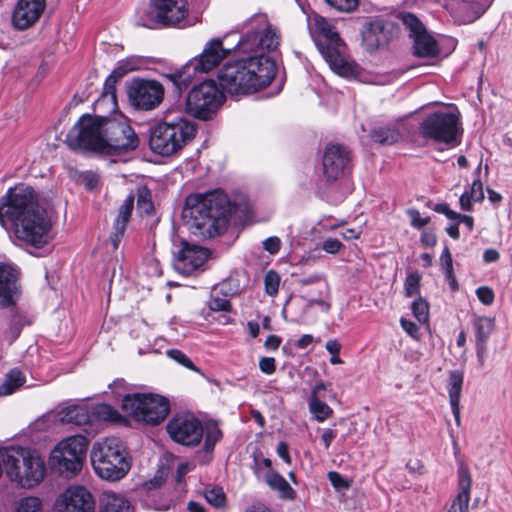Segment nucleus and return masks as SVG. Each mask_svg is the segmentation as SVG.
Returning a JSON list of instances; mask_svg holds the SVG:
<instances>
[{
    "label": "nucleus",
    "mask_w": 512,
    "mask_h": 512,
    "mask_svg": "<svg viewBox=\"0 0 512 512\" xmlns=\"http://www.w3.org/2000/svg\"><path fill=\"white\" fill-rule=\"evenodd\" d=\"M280 35L264 16L250 20L237 48L252 56L226 63L218 73L221 87L229 94H250L267 87L276 75L275 62L265 51L276 49Z\"/></svg>",
    "instance_id": "f257e3e1"
},
{
    "label": "nucleus",
    "mask_w": 512,
    "mask_h": 512,
    "mask_svg": "<svg viewBox=\"0 0 512 512\" xmlns=\"http://www.w3.org/2000/svg\"><path fill=\"white\" fill-rule=\"evenodd\" d=\"M0 224L18 240L41 248L50 240V204L32 186L18 183L0 197Z\"/></svg>",
    "instance_id": "f03ea898"
},
{
    "label": "nucleus",
    "mask_w": 512,
    "mask_h": 512,
    "mask_svg": "<svg viewBox=\"0 0 512 512\" xmlns=\"http://www.w3.org/2000/svg\"><path fill=\"white\" fill-rule=\"evenodd\" d=\"M66 143L71 149L116 155L135 150L139 138L127 119L82 115L69 130Z\"/></svg>",
    "instance_id": "7ed1b4c3"
},
{
    "label": "nucleus",
    "mask_w": 512,
    "mask_h": 512,
    "mask_svg": "<svg viewBox=\"0 0 512 512\" xmlns=\"http://www.w3.org/2000/svg\"><path fill=\"white\" fill-rule=\"evenodd\" d=\"M230 211L227 195L215 190L205 194L189 195L186 198L183 217L194 235L210 238L220 233Z\"/></svg>",
    "instance_id": "20e7f679"
},
{
    "label": "nucleus",
    "mask_w": 512,
    "mask_h": 512,
    "mask_svg": "<svg viewBox=\"0 0 512 512\" xmlns=\"http://www.w3.org/2000/svg\"><path fill=\"white\" fill-rule=\"evenodd\" d=\"M307 26L318 50L335 73L343 77L358 73V66L348 60L346 44L329 20L313 13L307 17Z\"/></svg>",
    "instance_id": "39448f33"
},
{
    "label": "nucleus",
    "mask_w": 512,
    "mask_h": 512,
    "mask_svg": "<svg viewBox=\"0 0 512 512\" xmlns=\"http://www.w3.org/2000/svg\"><path fill=\"white\" fill-rule=\"evenodd\" d=\"M196 135V125L183 117H166L150 129L149 147L158 155L171 156L180 152Z\"/></svg>",
    "instance_id": "423d86ee"
},
{
    "label": "nucleus",
    "mask_w": 512,
    "mask_h": 512,
    "mask_svg": "<svg viewBox=\"0 0 512 512\" xmlns=\"http://www.w3.org/2000/svg\"><path fill=\"white\" fill-rule=\"evenodd\" d=\"M2 462L9 479L22 488H32L44 479L45 463L35 451L12 446L2 453Z\"/></svg>",
    "instance_id": "0eeeda50"
},
{
    "label": "nucleus",
    "mask_w": 512,
    "mask_h": 512,
    "mask_svg": "<svg viewBox=\"0 0 512 512\" xmlns=\"http://www.w3.org/2000/svg\"><path fill=\"white\" fill-rule=\"evenodd\" d=\"M90 457L95 473L104 480L118 481L131 469V459L117 438H106L94 443Z\"/></svg>",
    "instance_id": "6e6552de"
},
{
    "label": "nucleus",
    "mask_w": 512,
    "mask_h": 512,
    "mask_svg": "<svg viewBox=\"0 0 512 512\" xmlns=\"http://www.w3.org/2000/svg\"><path fill=\"white\" fill-rule=\"evenodd\" d=\"M170 438L184 446H197L204 437V451L212 454L214 447L222 438V431L216 424L203 427L201 421L191 414H178L166 425Z\"/></svg>",
    "instance_id": "1a4fd4ad"
},
{
    "label": "nucleus",
    "mask_w": 512,
    "mask_h": 512,
    "mask_svg": "<svg viewBox=\"0 0 512 512\" xmlns=\"http://www.w3.org/2000/svg\"><path fill=\"white\" fill-rule=\"evenodd\" d=\"M419 132L425 139L458 146L462 135L460 113L456 108L430 113L420 123Z\"/></svg>",
    "instance_id": "9d476101"
},
{
    "label": "nucleus",
    "mask_w": 512,
    "mask_h": 512,
    "mask_svg": "<svg viewBox=\"0 0 512 512\" xmlns=\"http://www.w3.org/2000/svg\"><path fill=\"white\" fill-rule=\"evenodd\" d=\"M122 408L136 420L152 425L162 422L170 411L169 401L154 394L126 395Z\"/></svg>",
    "instance_id": "9b49d317"
},
{
    "label": "nucleus",
    "mask_w": 512,
    "mask_h": 512,
    "mask_svg": "<svg viewBox=\"0 0 512 512\" xmlns=\"http://www.w3.org/2000/svg\"><path fill=\"white\" fill-rule=\"evenodd\" d=\"M224 101V95L213 80L204 81L194 86L186 98V110L192 116L208 120L214 115Z\"/></svg>",
    "instance_id": "f8f14e48"
},
{
    "label": "nucleus",
    "mask_w": 512,
    "mask_h": 512,
    "mask_svg": "<svg viewBox=\"0 0 512 512\" xmlns=\"http://www.w3.org/2000/svg\"><path fill=\"white\" fill-rule=\"evenodd\" d=\"M88 439L74 435L62 440L51 452V463L61 473L75 475L81 468L86 456Z\"/></svg>",
    "instance_id": "ddd939ff"
},
{
    "label": "nucleus",
    "mask_w": 512,
    "mask_h": 512,
    "mask_svg": "<svg viewBox=\"0 0 512 512\" xmlns=\"http://www.w3.org/2000/svg\"><path fill=\"white\" fill-rule=\"evenodd\" d=\"M128 101L137 111H152L164 100V86L153 79L134 78L127 87Z\"/></svg>",
    "instance_id": "4468645a"
},
{
    "label": "nucleus",
    "mask_w": 512,
    "mask_h": 512,
    "mask_svg": "<svg viewBox=\"0 0 512 512\" xmlns=\"http://www.w3.org/2000/svg\"><path fill=\"white\" fill-rule=\"evenodd\" d=\"M56 512H94L95 500L83 486H70L56 500Z\"/></svg>",
    "instance_id": "2eb2a0df"
},
{
    "label": "nucleus",
    "mask_w": 512,
    "mask_h": 512,
    "mask_svg": "<svg viewBox=\"0 0 512 512\" xmlns=\"http://www.w3.org/2000/svg\"><path fill=\"white\" fill-rule=\"evenodd\" d=\"M230 52L231 49L223 47V41L220 38H214L205 44L199 56L191 59L188 63L194 74L196 72L207 73L228 57Z\"/></svg>",
    "instance_id": "dca6fc26"
},
{
    "label": "nucleus",
    "mask_w": 512,
    "mask_h": 512,
    "mask_svg": "<svg viewBox=\"0 0 512 512\" xmlns=\"http://www.w3.org/2000/svg\"><path fill=\"white\" fill-rule=\"evenodd\" d=\"M350 162L349 150L339 144H329L324 151L322 165L327 180H337L344 175Z\"/></svg>",
    "instance_id": "f3484780"
},
{
    "label": "nucleus",
    "mask_w": 512,
    "mask_h": 512,
    "mask_svg": "<svg viewBox=\"0 0 512 512\" xmlns=\"http://www.w3.org/2000/svg\"><path fill=\"white\" fill-rule=\"evenodd\" d=\"M46 7V0H18L11 17L17 30H26L35 25Z\"/></svg>",
    "instance_id": "a211bd4d"
},
{
    "label": "nucleus",
    "mask_w": 512,
    "mask_h": 512,
    "mask_svg": "<svg viewBox=\"0 0 512 512\" xmlns=\"http://www.w3.org/2000/svg\"><path fill=\"white\" fill-rule=\"evenodd\" d=\"M457 480L458 491L447 512H469L472 477L463 461L458 462Z\"/></svg>",
    "instance_id": "6ab92c4d"
},
{
    "label": "nucleus",
    "mask_w": 512,
    "mask_h": 512,
    "mask_svg": "<svg viewBox=\"0 0 512 512\" xmlns=\"http://www.w3.org/2000/svg\"><path fill=\"white\" fill-rule=\"evenodd\" d=\"M156 19L165 25H174L188 14L186 0H152Z\"/></svg>",
    "instance_id": "aec40b11"
},
{
    "label": "nucleus",
    "mask_w": 512,
    "mask_h": 512,
    "mask_svg": "<svg viewBox=\"0 0 512 512\" xmlns=\"http://www.w3.org/2000/svg\"><path fill=\"white\" fill-rule=\"evenodd\" d=\"M208 258V251L198 246L185 245L175 256L174 267L182 274H190L201 267Z\"/></svg>",
    "instance_id": "412c9836"
},
{
    "label": "nucleus",
    "mask_w": 512,
    "mask_h": 512,
    "mask_svg": "<svg viewBox=\"0 0 512 512\" xmlns=\"http://www.w3.org/2000/svg\"><path fill=\"white\" fill-rule=\"evenodd\" d=\"M362 43L367 51L374 52L389 42L387 24L381 19L368 23L361 32Z\"/></svg>",
    "instance_id": "4be33fe9"
},
{
    "label": "nucleus",
    "mask_w": 512,
    "mask_h": 512,
    "mask_svg": "<svg viewBox=\"0 0 512 512\" xmlns=\"http://www.w3.org/2000/svg\"><path fill=\"white\" fill-rule=\"evenodd\" d=\"M18 270L8 264H0V307H8L13 302L18 286Z\"/></svg>",
    "instance_id": "5701e85b"
},
{
    "label": "nucleus",
    "mask_w": 512,
    "mask_h": 512,
    "mask_svg": "<svg viewBox=\"0 0 512 512\" xmlns=\"http://www.w3.org/2000/svg\"><path fill=\"white\" fill-rule=\"evenodd\" d=\"M472 325L476 340L477 357L483 362L487 351V342L495 328V321L491 317L475 316Z\"/></svg>",
    "instance_id": "b1692460"
},
{
    "label": "nucleus",
    "mask_w": 512,
    "mask_h": 512,
    "mask_svg": "<svg viewBox=\"0 0 512 512\" xmlns=\"http://www.w3.org/2000/svg\"><path fill=\"white\" fill-rule=\"evenodd\" d=\"M134 207V197L129 195L119 208L118 216L114 222V232L110 236L114 249H117L126 229V225L131 217Z\"/></svg>",
    "instance_id": "393cba45"
},
{
    "label": "nucleus",
    "mask_w": 512,
    "mask_h": 512,
    "mask_svg": "<svg viewBox=\"0 0 512 512\" xmlns=\"http://www.w3.org/2000/svg\"><path fill=\"white\" fill-rule=\"evenodd\" d=\"M464 381V374L462 371L454 370L450 371L448 379V394L449 401L453 416L457 426H460V398L462 392V386Z\"/></svg>",
    "instance_id": "a878e982"
},
{
    "label": "nucleus",
    "mask_w": 512,
    "mask_h": 512,
    "mask_svg": "<svg viewBox=\"0 0 512 512\" xmlns=\"http://www.w3.org/2000/svg\"><path fill=\"white\" fill-rule=\"evenodd\" d=\"M90 412L85 404H73L59 411V419L63 423L77 426L85 425L90 421Z\"/></svg>",
    "instance_id": "bb28decb"
},
{
    "label": "nucleus",
    "mask_w": 512,
    "mask_h": 512,
    "mask_svg": "<svg viewBox=\"0 0 512 512\" xmlns=\"http://www.w3.org/2000/svg\"><path fill=\"white\" fill-rule=\"evenodd\" d=\"M101 512H134L131 503L122 495L106 491L100 500Z\"/></svg>",
    "instance_id": "cd10ccee"
},
{
    "label": "nucleus",
    "mask_w": 512,
    "mask_h": 512,
    "mask_svg": "<svg viewBox=\"0 0 512 512\" xmlns=\"http://www.w3.org/2000/svg\"><path fill=\"white\" fill-rule=\"evenodd\" d=\"M412 39L414 41L413 48L416 56L434 57L438 54L439 49L436 40L427 33L426 29Z\"/></svg>",
    "instance_id": "c85d7f7f"
},
{
    "label": "nucleus",
    "mask_w": 512,
    "mask_h": 512,
    "mask_svg": "<svg viewBox=\"0 0 512 512\" xmlns=\"http://www.w3.org/2000/svg\"><path fill=\"white\" fill-rule=\"evenodd\" d=\"M369 135L374 143L383 146L396 144L402 138L400 131L393 125L376 127L371 130Z\"/></svg>",
    "instance_id": "c756f323"
},
{
    "label": "nucleus",
    "mask_w": 512,
    "mask_h": 512,
    "mask_svg": "<svg viewBox=\"0 0 512 512\" xmlns=\"http://www.w3.org/2000/svg\"><path fill=\"white\" fill-rule=\"evenodd\" d=\"M162 76L171 82L178 92H182L192 82L194 72L192 71L189 63H187L182 68L164 73Z\"/></svg>",
    "instance_id": "7c9ffc66"
},
{
    "label": "nucleus",
    "mask_w": 512,
    "mask_h": 512,
    "mask_svg": "<svg viewBox=\"0 0 512 512\" xmlns=\"http://www.w3.org/2000/svg\"><path fill=\"white\" fill-rule=\"evenodd\" d=\"M266 483L270 488L276 490L283 499L293 500L295 491L286 481V479L278 473L271 472L266 475Z\"/></svg>",
    "instance_id": "2f4dec72"
},
{
    "label": "nucleus",
    "mask_w": 512,
    "mask_h": 512,
    "mask_svg": "<svg viewBox=\"0 0 512 512\" xmlns=\"http://www.w3.org/2000/svg\"><path fill=\"white\" fill-rule=\"evenodd\" d=\"M398 24L402 25L406 30L409 31V36L413 38L421 32H424L425 27L419 18L409 12H400L396 16Z\"/></svg>",
    "instance_id": "473e14b6"
},
{
    "label": "nucleus",
    "mask_w": 512,
    "mask_h": 512,
    "mask_svg": "<svg viewBox=\"0 0 512 512\" xmlns=\"http://www.w3.org/2000/svg\"><path fill=\"white\" fill-rule=\"evenodd\" d=\"M25 382L22 372L13 369L5 377L4 382L0 385V396H7L14 393Z\"/></svg>",
    "instance_id": "72a5a7b5"
},
{
    "label": "nucleus",
    "mask_w": 512,
    "mask_h": 512,
    "mask_svg": "<svg viewBox=\"0 0 512 512\" xmlns=\"http://www.w3.org/2000/svg\"><path fill=\"white\" fill-rule=\"evenodd\" d=\"M309 411L315 416L318 422H324L330 418L333 414V410L325 402L321 401L318 396L310 395L309 400Z\"/></svg>",
    "instance_id": "f704fd0d"
},
{
    "label": "nucleus",
    "mask_w": 512,
    "mask_h": 512,
    "mask_svg": "<svg viewBox=\"0 0 512 512\" xmlns=\"http://www.w3.org/2000/svg\"><path fill=\"white\" fill-rule=\"evenodd\" d=\"M15 512H44V509L38 497L28 496L16 503Z\"/></svg>",
    "instance_id": "c9c22d12"
},
{
    "label": "nucleus",
    "mask_w": 512,
    "mask_h": 512,
    "mask_svg": "<svg viewBox=\"0 0 512 512\" xmlns=\"http://www.w3.org/2000/svg\"><path fill=\"white\" fill-rule=\"evenodd\" d=\"M414 317L423 324L428 323L429 320V305L426 300L419 297L412 303L411 306Z\"/></svg>",
    "instance_id": "e433bc0d"
},
{
    "label": "nucleus",
    "mask_w": 512,
    "mask_h": 512,
    "mask_svg": "<svg viewBox=\"0 0 512 512\" xmlns=\"http://www.w3.org/2000/svg\"><path fill=\"white\" fill-rule=\"evenodd\" d=\"M137 207L144 214H150L153 211L151 194L146 187H140L137 191Z\"/></svg>",
    "instance_id": "4c0bfd02"
},
{
    "label": "nucleus",
    "mask_w": 512,
    "mask_h": 512,
    "mask_svg": "<svg viewBox=\"0 0 512 512\" xmlns=\"http://www.w3.org/2000/svg\"><path fill=\"white\" fill-rule=\"evenodd\" d=\"M205 498L207 502L214 507L220 508L225 505L226 496L221 487L207 489L205 492Z\"/></svg>",
    "instance_id": "58836bf2"
},
{
    "label": "nucleus",
    "mask_w": 512,
    "mask_h": 512,
    "mask_svg": "<svg viewBox=\"0 0 512 512\" xmlns=\"http://www.w3.org/2000/svg\"><path fill=\"white\" fill-rule=\"evenodd\" d=\"M265 291L268 295L274 296L278 293L280 276L274 270H269L264 277Z\"/></svg>",
    "instance_id": "ea45409f"
},
{
    "label": "nucleus",
    "mask_w": 512,
    "mask_h": 512,
    "mask_svg": "<svg viewBox=\"0 0 512 512\" xmlns=\"http://www.w3.org/2000/svg\"><path fill=\"white\" fill-rule=\"evenodd\" d=\"M167 356L177 363L183 365L184 367L199 372V369L193 364V362L188 358L186 354L178 349H171L167 351Z\"/></svg>",
    "instance_id": "a19ab883"
},
{
    "label": "nucleus",
    "mask_w": 512,
    "mask_h": 512,
    "mask_svg": "<svg viewBox=\"0 0 512 512\" xmlns=\"http://www.w3.org/2000/svg\"><path fill=\"white\" fill-rule=\"evenodd\" d=\"M420 275L418 273L409 274L404 282V291L407 297H412L418 293L420 287Z\"/></svg>",
    "instance_id": "79ce46f5"
},
{
    "label": "nucleus",
    "mask_w": 512,
    "mask_h": 512,
    "mask_svg": "<svg viewBox=\"0 0 512 512\" xmlns=\"http://www.w3.org/2000/svg\"><path fill=\"white\" fill-rule=\"evenodd\" d=\"M410 217V224L415 229H422L430 222V217H421L420 212L415 208H410L406 211Z\"/></svg>",
    "instance_id": "37998d69"
},
{
    "label": "nucleus",
    "mask_w": 512,
    "mask_h": 512,
    "mask_svg": "<svg viewBox=\"0 0 512 512\" xmlns=\"http://www.w3.org/2000/svg\"><path fill=\"white\" fill-rule=\"evenodd\" d=\"M328 479L331 483V485L337 490V491H344L348 490L350 488V482L345 479L340 473L336 471H330L328 473Z\"/></svg>",
    "instance_id": "c03bdc74"
},
{
    "label": "nucleus",
    "mask_w": 512,
    "mask_h": 512,
    "mask_svg": "<svg viewBox=\"0 0 512 512\" xmlns=\"http://www.w3.org/2000/svg\"><path fill=\"white\" fill-rule=\"evenodd\" d=\"M328 5L340 12H351L358 6V0H325Z\"/></svg>",
    "instance_id": "a18cd8bd"
},
{
    "label": "nucleus",
    "mask_w": 512,
    "mask_h": 512,
    "mask_svg": "<svg viewBox=\"0 0 512 512\" xmlns=\"http://www.w3.org/2000/svg\"><path fill=\"white\" fill-rule=\"evenodd\" d=\"M440 265L445 275L454 272L452 256L447 246L444 247L442 254L440 256Z\"/></svg>",
    "instance_id": "49530a36"
},
{
    "label": "nucleus",
    "mask_w": 512,
    "mask_h": 512,
    "mask_svg": "<svg viewBox=\"0 0 512 512\" xmlns=\"http://www.w3.org/2000/svg\"><path fill=\"white\" fill-rule=\"evenodd\" d=\"M476 295L484 305H491L495 298L493 290L487 286L479 287L476 290Z\"/></svg>",
    "instance_id": "de8ad7c7"
},
{
    "label": "nucleus",
    "mask_w": 512,
    "mask_h": 512,
    "mask_svg": "<svg viewBox=\"0 0 512 512\" xmlns=\"http://www.w3.org/2000/svg\"><path fill=\"white\" fill-rule=\"evenodd\" d=\"M93 414L98 418L107 421L113 419L115 411L107 404H100L94 408Z\"/></svg>",
    "instance_id": "09e8293b"
},
{
    "label": "nucleus",
    "mask_w": 512,
    "mask_h": 512,
    "mask_svg": "<svg viewBox=\"0 0 512 512\" xmlns=\"http://www.w3.org/2000/svg\"><path fill=\"white\" fill-rule=\"evenodd\" d=\"M119 62L128 73L140 69L143 64L142 59L138 56L127 57L126 59L120 60Z\"/></svg>",
    "instance_id": "8fccbe9b"
},
{
    "label": "nucleus",
    "mask_w": 512,
    "mask_h": 512,
    "mask_svg": "<svg viewBox=\"0 0 512 512\" xmlns=\"http://www.w3.org/2000/svg\"><path fill=\"white\" fill-rule=\"evenodd\" d=\"M209 308L212 311H229L231 304L225 298L214 297L209 302Z\"/></svg>",
    "instance_id": "3c124183"
},
{
    "label": "nucleus",
    "mask_w": 512,
    "mask_h": 512,
    "mask_svg": "<svg viewBox=\"0 0 512 512\" xmlns=\"http://www.w3.org/2000/svg\"><path fill=\"white\" fill-rule=\"evenodd\" d=\"M343 244L336 238H327L322 244V249L329 254H336Z\"/></svg>",
    "instance_id": "603ef678"
},
{
    "label": "nucleus",
    "mask_w": 512,
    "mask_h": 512,
    "mask_svg": "<svg viewBox=\"0 0 512 512\" xmlns=\"http://www.w3.org/2000/svg\"><path fill=\"white\" fill-rule=\"evenodd\" d=\"M259 368L267 375L273 374L276 370L275 359L272 357H262L259 361Z\"/></svg>",
    "instance_id": "864d4df0"
},
{
    "label": "nucleus",
    "mask_w": 512,
    "mask_h": 512,
    "mask_svg": "<svg viewBox=\"0 0 512 512\" xmlns=\"http://www.w3.org/2000/svg\"><path fill=\"white\" fill-rule=\"evenodd\" d=\"M280 247H281V241L278 237L276 236H273V237H269L267 238L264 242H263V248L268 251L269 253L271 254H276L279 252L280 250Z\"/></svg>",
    "instance_id": "5fc2aeb1"
},
{
    "label": "nucleus",
    "mask_w": 512,
    "mask_h": 512,
    "mask_svg": "<svg viewBox=\"0 0 512 512\" xmlns=\"http://www.w3.org/2000/svg\"><path fill=\"white\" fill-rule=\"evenodd\" d=\"M469 194L474 202H479L484 199L483 185L479 179L473 181Z\"/></svg>",
    "instance_id": "6e6d98bb"
},
{
    "label": "nucleus",
    "mask_w": 512,
    "mask_h": 512,
    "mask_svg": "<svg viewBox=\"0 0 512 512\" xmlns=\"http://www.w3.org/2000/svg\"><path fill=\"white\" fill-rule=\"evenodd\" d=\"M401 327L411 337L417 339L419 337V329L415 323L410 320L402 318L400 320Z\"/></svg>",
    "instance_id": "4d7b16f0"
},
{
    "label": "nucleus",
    "mask_w": 512,
    "mask_h": 512,
    "mask_svg": "<svg viewBox=\"0 0 512 512\" xmlns=\"http://www.w3.org/2000/svg\"><path fill=\"white\" fill-rule=\"evenodd\" d=\"M119 80L115 78L113 74H110L104 83V95H110L113 99L115 98L116 83Z\"/></svg>",
    "instance_id": "13d9d810"
},
{
    "label": "nucleus",
    "mask_w": 512,
    "mask_h": 512,
    "mask_svg": "<svg viewBox=\"0 0 512 512\" xmlns=\"http://www.w3.org/2000/svg\"><path fill=\"white\" fill-rule=\"evenodd\" d=\"M433 209L438 213L444 214L450 220H454L458 217V213L451 210L447 203H438Z\"/></svg>",
    "instance_id": "bf43d9fd"
},
{
    "label": "nucleus",
    "mask_w": 512,
    "mask_h": 512,
    "mask_svg": "<svg viewBox=\"0 0 512 512\" xmlns=\"http://www.w3.org/2000/svg\"><path fill=\"white\" fill-rule=\"evenodd\" d=\"M420 241L426 247H433L436 245L437 237L434 232L430 230H424L421 233Z\"/></svg>",
    "instance_id": "052dcab7"
},
{
    "label": "nucleus",
    "mask_w": 512,
    "mask_h": 512,
    "mask_svg": "<svg viewBox=\"0 0 512 512\" xmlns=\"http://www.w3.org/2000/svg\"><path fill=\"white\" fill-rule=\"evenodd\" d=\"M277 454L280 458H282L286 463H291V458L288 451V445L285 442H280L277 446Z\"/></svg>",
    "instance_id": "680f3d73"
},
{
    "label": "nucleus",
    "mask_w": 512,
    "mask_h": 512,
    "mask_svg": "<svg viewBox=\"0 0 512 512\" xmlns=\"http://www.w3.org/2000/svg\"><path fill=\"white\" fill-rule=\"evenodd\" d=\"M473 199L467 192L463 193L460 197V206L464 211H470L472 209Z\"/></svg>",
    "instance_id": "e2e57ef3"
},
{
    "label": "nucleus",
    "mask_w": 512,
    "mask_h": 512,
    "mask_svg": "<svg viewBox=\"0 0 512 512\" xmlns=\"http://www.w3.org/2000/svg\"><path fill=\"white\" fill-rule=\"evenodd\" d=\"M281 344V338L276 335H269L264 343L267 349L276 350Z\"/></svg>",
    "instance_id": "0e129e2a"
},
{
    "label": "nucleus",
    "mask_w": 512,
    "mask_h": 512,
    "mask_svg": "<svg viewBox=\"0 0 512 512\" xmlns=\"http://www.w3.org/2000/svg\"><path fill=\"white\" fill-rule=\"evenodd\" d=\"M336 437V432L332 429H325L321 439L324 443V446L326 449H328L333 441V439Z\"/></svg>",
    "instance_id": "69168bd1"
},
{
    "label": "nucleus",
    "mask_w": 512,
    "mask_h": 512,
    "mask_svg": "<svg viewBox=\"0 0 512 512\" xmlns=\"http://www.w3.org/2000/svg\"><path fill=\"white\" fill-rule=\"evenodd\" d=\"M499 252L495 249H487L483 254V260L486 263L496 262L499 259Z\"/></svg>",
    "instance_id": "338daca9"
},
{
    "label": "nucleus",
    "mask_w": 512,
    "mask_h": 512,
    "mask_svg": "<svg viewBox=\"0 0 512 512\" xmlns=\"http://www.w3.org/2000/svg\"><path fill=\"white\" fill-rule=\"evenodd\" d=\"M245 512H271V510L262 503L251 505Z\"/></svg>",
    "instance_id": "774afa93"
}]
</instances>
